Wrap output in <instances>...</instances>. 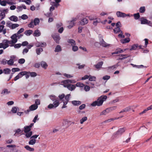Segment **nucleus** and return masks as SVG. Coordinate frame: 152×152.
Instances as JSON below:
<instances>
[{
	"instance_id": "nucleus-1",
	"label": "nucleus",
	"mask_w": 152,
	"mask_h": 152,
	"mask_svg": "<svg viewBox=\"0 0 152 152\" xmlns=\"http://www.w3.org/2000/svg\"><path fill=\"white\" fill-rule=\"evenodd\" d=\"M107 97L106 95H102L99 97L97 100L91 104V105L93 107H95L96 106H102L104 102L107 99Z\"/></svg>"
},
{
	"instance_id": "nucleus-2",
	"label": "nucleus",
	"mask_w": 152,
	"mask_h": 152,
	"mask_svg": "<svg viewBox=\"0 0 152 152\" xmlns=\"http://www.w3.org/2000/svg\"><path fill=\"white\" fill-rule=\"evenodd\" d=\"M49 97L50 99L54 102L53 104H50L48 106V109H51L52 108H56L59 104V102L58 100H57L56 97L54 95H50Z\"/></svg>"
},
{
	"instance_id": "nucleus-3",
	"label": "nucleus",
	"mask_w": 152,
	"mask_h": 152,
	"mask_svg": "<svg viewBox=\"0 0 152 152\" xmlns=\"http://www.w3.org/2000/svg\"><path fill=\"white\" fill-rule=\"evenodd\" d=\"M126 130L125 128H123L118 129L116 132L114 133L112 136L113 138L118 137L119 136L121 135Z\"/></svg>"
},
{
	"instance_id": "nucleus-4",
	"label": "nucleus",
	"mask_w": 152,
	"mask_h": 152,
	"mask_svg": "<svg viewBox=\"0 0 152 152\" xmlns=\"http://www.w3.org/2000/svg\"><path fill=\"white\" fill-rule=\"evenodd\" d=\"M61 85H63L64 87L66 88L69 90L71 91L74 90L76 88V86L74 84L61 83Z\"/></svg>"
},
{
	"instance_id": "nucleus-5",
	"label": "nucleus",
	"mask_w": 152,
	"mask_h": 152,
	"mask_svg": "<svg viewBox=\"0 0 152 152\" xmlns=\"http://www.w3.org/2000/svg\"><path fill=\"white\" fill-rule=\"evenodd\" d=\"M27 72L22 71L20 72L14 78V80L15 81L19 79V78L22 77L23 76L27 74Z\"/></svg>"
},
{
	"instance_id": "nucleus-6",
	"label": "nucleus",
	"mask_w": 152,
	"mask_h": 152,
	"mask_svg": "<svg viewBox=\"0 0 152 152\" xmlns=\"http://www.w3.org/2000/svg\"><path fill=\"white\" fill-rule=\"evenodd\" d=\"M76 83V81L75 80H66L62 81L61 83L65 84H70V83Z\"/></svg>"
},
{
	"instance_id": "nucleus-7",
	"label": "nucleus",
	"mask_w": 152,
	"mask_h": 152,
	"mask_svg": "<svg viewBox=\"0 0 152 152\" xmlns=\"http://www.w3.org/2000/svg\"><path fill=\"white\" fill-rule=\"evenodd\" d=\"M34 123H31L29 126H25L24 128V132L25 133H26V132H30L31 130V128L34 126Z\"/></svg>"
},
{
	"instance_id": "nucleus-8",
	"label": "nucleus",
	"mask_w": 152,
	"mask_h": 152,
	"mask_svg": "<svg viewBox=\"0 0 152 152\" xmlns=\"http://www.w3.org/2000/svg\"><path fill=\"white\" fill-rule=\"evenodd\" d=\"M35 45L37 47H44L46 46L47 44L45 42H37Z\"/></svg>"
},
{
	"instance_id": "nucleus-9",
	"label": "nucleus",
	"mask_w": 152,
	"mask_h": 152,
	"mask_svg": "<svg viewBox=\"0 0 152 152\" xmlns=\"http://www.w3.org/2000/svg\"><path fill=\"white\" fill-rule=\"evenodd\" d=\"M77 19L76 18H73L72 20H71L69 23V25L67 26V27L70 29L71 28L74 26L75 25V23L76 20Z\"/></svg>"
},
{
	"instance_id": "nucleus-10",
	"label": "nucleus",
	"mask_w": 152,
	"mask_h": 152,
	"mask_svg": "<svg viewBox=\"0 0 152 152\" xmlns=\"http://www.w3.org/2000/svg\"><path fill=\"white\" fill-rule=\"evenodd\" d=\"M53 37L55 42L57 43H59V41L60 39L59 35L58 34H55L53 36Z\"/></svg>"
},
{
	"instance_id": "nucleus-11",
	"label": "nucleus",
	"mask_w": 152,
	"mask_h": 152,
	"mask_svg": "<svg viewBox=\"0 0 152 152\" xmlns=\"http://www.w3.org/2000/svg\"><path fill=\"white\" fill-rule=\"evenodd\" d=\"M103 63L102 61H101L98 62L96 64L94 65V66L97 70H99L102 67V66L103 64Z\"/></svg>"
},
{
	"instance_id": "nucleus-12",
	"label": "nucleus",
	"mask_w": 152,
	"mask_h": 152,
	"mask_svg": "<svg viewBox=\"0 0 152 152\" xmlns=\"http://www.w3.org/2000/svg\"><path fill=\"white\" fill-rule=\"evenodd\" d=\"M11 38L12 40L14 42L16 43L18 41L17 36L16 34H14L12 35L11 37Z\"/></svg>"
},
{
	"instance_id": "nucleus-13",
	"label": "nucleus",
	"mask_w": 152,
	"mask_h": 152,
	"mask_svg": "<svg viewBox=\"0 0 152 152\" xmlns=\"http://www.w3.org/2000/svg\"><path fill=\"white\" fill-rule=\"evenodd\" d=\"M126 50V49H121L120 48L117 49L116 51L112 53V55L114 54H117L119 53H122Z\"/></svg>"
},
{
	"instance_id": "nucleus-14",
	"label": "nucleus",
	"mask_w": 152,
	"mask_h": 152,
	"mask_svg": "<svg viewBox=\"0 0 152 152\" xmlns=\"http://www.w3.org/2000/svg\"><path fill=\"white\" fill-rule=\"evenodd\" d=\"M116 14L118 17L124 18L126 14L124 13L121 12L120 11H117Z\"/></svg>"
},
{
	"instance_id": "nucleus-15",
	"label": "nucleus",
	"mask_w": 152,
	"mask_h": 152,
	"mask_svg": "<svg viewBox=\"0 0 152 152\" xmlns=\"http://www.w3.org/2000/svg\"><path fill=\"white\" fill-rule=\"evenodd\" d=\"M99 44L100 45H102L103 47H106L107 46L109 45H107L106 42L103 39H101L99 42Z\"/></svg>"
},
{
	"instance_id": "nucleus-16",
	"label": "nucleus",
	"mask_w": 152,
	"mask_h": 152,
	"mask_svg": "<svg viewBox=\"0 0 152 152\" xmlns=\"http://www.w3.org/2000/svg\"><path fill=\"white\" fill-rule=\"evenodd\" d=\"M9 19L12 21L16 22L18 21V18L15 15H12L9 18Z\"/></svg>"
},
{
	"instance_id": "nucleus-17",
	"label": "nucleus",
	"mask_w": 152,
	"mask_h": 152,
	"mask_svg": "<svg viewBox=\"0 0 152 152\" xmlns=\"http://www.w3.org/2000/svg\"><path fill=\"white\" fill-rule=\"evenodd\" d=\"M8 41V40L7 39H4L3 40V43L4 46V49H5L9 46Z\"/></svg>"
},
{
	"instance_id": "nucleus-18",
	"label": "nucleus",
	"mask_w": 152,
	"mask_h": 152,
	"mask_svg": "<svg viewBox=\"0 0 152 152\" xmlns=\"http://www.w3.org/2000/svg\"><path fill=\"white\" fill-rule=\"evenodd\" d=\"M72 103L75 106H78L80 105L81 102L79 101L74 100L72 102Z\"/></svg>"
},
{
	"instance_id": "nucleus-19",
	"label": "nucleus",
	"mask_w": 152,
	"mask_h": 152,
	"mask_svg": "<svg viewBox=\"0 0 152 152\" xmlns=\"http://www.w3.org/2000/svg\"><path fill=\"white\" fill-rule=\"evenodd\" d=\"M41 35L40 31L38 29L36 30L33 33V35L35 37H39Z\"/></svg>"
},
{
	"instance_id": "nucleus-20",
	"label": "nucleus",
	"mask_w": 152,
	"mask_h": 152,
	"mask_svg": "<svg viewBox=\"0 0 152 152\" xmlns=\"http://www.w3.org/2000/svg\"><path fill=\"white\" fill-rule=\"evenodd\" d=\"M88 20L86 18L83 19L80 22V24L82 25H84L88 23Z\"/></svg>"
},
{
	"instance_id": "nucleus-21",
	"label": "nucleus",
	"mask_w": 152,
	"mask_h": 152,
	"mask_svg": "<svg viewBox=\"0 0 152 152\" xmlns=\"http://www.w3.org/2000/svg\"><path fill=\"white\" fill-rule=\"evenodd\" d=\"M67 42L71 44V45L72 46H73L74 45H75L76 44V42L75 41L72 39H69L67 40Z\"/></svg>"
},
{
	"instance_id": "nucleus-22",
	"label": "nucleus",
	"mask_w": 152,
	"mask_h": 152,
	"mask_svg": "<svg viewBox=\"0 0 152 152\" xmlns=\"http://www.w3.org/2000/svg\"><path fill=\"white\" fill-rule=\"evenodd\" d=\"M38 107V106L36 105L35 104H33L29 107V108L31 111H33L37 109Z\"/></svg>"
},
{
	"instance_id": "nucleus-23",
	"label": "nucleus",
	"mask_w": 152,
	"mask_h": 152,
	"mask_svg": "<svg viewBox=\"0 0 152 152\" xmlns=\"http://www.w3.org/2000/svg\"><path fill=\"white\" fill-rule=\"evenodd\" d=\"M62 126L65 128L68 127L69 126L68 122L66 120H64L62 123Z\"/></svg>"
},
{
	"instance_id": "nucleus-24",
	"label": "nucleus",
	"mask_w": 152,
	"mask_h": 152,
	"mask_svg": "<svg viewBox=\"0 0 152 152\" xmlns=\"http://www.w3.org/2000/svg\"><path fill=\"white\" fill-rule=\"evenodd\" d=\"M71 95L70 94H68L66 95L65 96H64L65 99L63 100V102H67V103H68L69 100V97Z\"/></svg>"
},
{
	"instance_id": "nucleus-25",
	"label": "nucleus",
	"mask_w": 152,
	"mask_h": 152,
	"mask_svg": "<svg viewBox=\"0 0 152 152\" xmlns=\"http://www.w3.org/2000/svg\"><path fill=\"white\" fill-rule=\"evenodd\" d=\"M130 41V39L129 38H127L124 39H121V42L123 44H124L126 43H128Z\"/></svg>"
},
{
	"instance_id": "nucleus-26",
	"label": "nucleus",
	"mask_w": 152,
	"mask_h": 152,
	"mask_svg": "<svg viewBox=\"0 0 152 152\" xmlns=\"http://www.w3.org/2000/svg\"><path fill=\"white\" fill-rule=\"evenodd\" d=\"M34 25L35 26H36L39 24L40 21L39 19L38 18H35L34 21H33Z\"/></svg>"
},
{
	"instance_id": "nucleus-27",
	"label": "nucleus",
	"mask_w": 152,
	"mask_h": 152,
	"mask_svg": "<svg viewBox=\"0 0 152 152\" xmlns=\"http://www.w3.org/2000/svg\"><path fill=\"white\" fill-rule=\"evenodd\" d=\"M61 50V47L60 45H57L56 47L54 50L55 52H58Z\"/></svg>"
},
{
	"instance_id": "nucleus-28",
	"label": "nucleus",
	"mask_w": 152,
	"mask_h": 152,
	"mask_svg": "<svg viewBox=\"0 0 152 152\" xmlns=\"http://www.w3.org/2000/svg\"><path fill=\"white\" fill-rule=\"evenodd\" d=\"M3 72L4 74H8L10 73L11 70L9 68H7L4 69Z\"/></svg>"
},
{
	"instance_id": "nucleus-29",
	"label": "nucleus",
	"mask_w": 152,
	"mask_h": 152,
	"mask_svg": "<svg viewBox=\"0 0 152 152\" xmlns=\"http://www.w3.org/2000/svg\"><path fill=\"white\" fill-rule=\"evenodd\" d=\"M10 93V91H8V90L7 89H4L2 92L1 93V94L3 95H4L5 94H7Z\"/></svg>"
},
{
	"instance_id": "nucleus-30",
	"label": "nucleus",
	"mask_w": 152,
	"mask_h": 152,
	"mask_svg": "<svg viewBox=\"0 0 152 152\" xmlns=\"http://www.w3.org/2000/svg\"><path fill=\"white\" fill-rule=\"evenodd\" d=\"M15 132V133L14 134V136H17V134L22 133L23 132V130H21L19 128L16 130Z\"/></svg>"
},
{
	"instance_id": "nucleus-31",
	"label": "nucleus",
	"mask_w": 152,
	"mask_h": 152,
	"mask_svg": "<svg viewBox=\"0 0 152 152\" xmlns=\"http://www.w3.org/2000/svg\"><path fill=\"white\" fill-rule=\"evenodd\" d=\"M1 12L0 14V20L4 19L5 17V13L4 12H2V11H0Z\"/></svg>"
},
{
	"instance_id": "nucleus-32",
	"label": "nucleus",
	"mask_w": 152,
	"mask_h": 152,
	"mask_svg": "<svg viewBox=\"0 0 152 152\" xmlns=\"http://www.w3.org/2000/svg\"><path fill=\"white\" fill-rule=\"evenodd\" d=\"M41 66L45 69H46L48 66V65L46 63L45 61H42L41 62Z\"/></svg>"
},
{
	"instance_id": "nucleus-33",
	"label": "nucleus",
	"mask_w": 152,
	"mask_h": 152,
	"mask_svg": "<svg viewBox=\"0 0 152 152\" xmlns=\"http://www.w3.org/2000/svg\"><path fill=\"white\" fill-rule=\"evenodd\" d=\"M33 31L31 30H26L24 32L26 36H30L31 34L32 33Z\"/></svg>"
},
{
	"instance_id": "nucleus-34",
	"label": "nucleus",
	"mask_w": 152,
	"mask_h": 152,
	"mask_svg": "<svg viewBox=\"0 0 152 152\" xmlns=\"http://www.w3.org/2000/svg\"><path fill=\"white\" fill-rule=\"evenodd\" d=\"M138 45L137 44H135L132 45L131 48L130 49V50L132 51L133 50H136L138 47Z\"/></svg>"
},
{
	"instance_id": "nucleus-35",
	"label": "nucleus",
	"mask_w": 152,
	"mask_h": 152,
	"mask_svg": "<svg viewBox=\"0 0 152 152\" xmlns=\"http://www.w3.org/2000/svg\"><path fill=\"white\" fill-rule=\"evenodd\" d=\"M43 51V49L41 48H38L36 49V52L37 55H40L41 52Z\"/></svg>"
},
{
	"instance_id": "nucleus-36",
	"label": "nucleus",
	"mask_w": 152,
	"mask_h": 152,
	"mask_svg": "<svg viewBox=\"0 0 152 152\" xmlns=\"http://www.w3.org/2000/svg\"><path fill=\"white\" fill-rule=\"evenodd\" d=\"M24 147L27 150L30 151H34V148H31L28 145H26Z\"/></svg>"
},
{
	"instance_id": "nucleus-37",
	"label": "nucleus",
	"mask_w": 152,
	"mask_h": 152,
	"mask_svg": "<svg viewBox=\"0 0 152 152\" xmlns=\"http://www.w3.org/2000/svg\"><path fill=\"white\" fill-rule=\"evenodd\" d=\"M89 80L90 81H95L96 80V78L94 76H92L90 75H89Z\"/></svg>"
},
{
	"instance_id": "nucleus-38",
	"label": "nucleus",
	"mask_w": 152,
	"mask_h": 152,
	"mask_svg": "<svg viewBox=\"0 0 152 152\" xmlns=\"http://www.w3.org/2000/svg\"><path fill=\"white\" fill-rule=\"evenodd\" d=\"M27 74H30V75L31 77H35L37 75V73L34 72H27Z\"/></svg>"
},
{
	"instance_id": "nucleus-39",
	"label": "nucleus",
	"mask_w": 152,
	"mask_h": 152,
	"mask_svg": "<svg viewBox=\"0 0 152 152\" xmlns=\"http://www.w3.org/2000/svg\"><path fill=\"white\" fill-rule=\"evenodd\" d=\"M76 87L83 88L85 86V85L83 83L80 82L77 83L75 85Z\"/></svg>"
},
{
	"instance_id": "nucleus-40",
	"label": "nucleus",
	"mask_w": 152,
	"mask_h": 152,
	"mask_svg": "<svg viewBox=\"0 0 152 152\" xmlns=\"http://www.w3.org/2000/svg\"><path fill=\"white\" fill-rule=\"evenodd\" d=\"M113 31L115 34H117L121 31L120 28L119 27H116L114 29Z\"/></svg>"
},
{
	"instance_id": "nucleus-41",
	"label": "nucleus",
	"mask_w": 152,
	"mask_h": 152,
	"mask_svg": "<svg viewBox=\"0 0 152 152\" xmlns=\"http://www.w3.org/2000/svg\"><path fill=\"white\" fill-rule=\"evenodd\" d=\"M141 24H147L148 20L145 19H141Z\"/></svg>"
},
{
	"instance_id": "nucleus-42",
	"label": "nucleus",
	"mask_w": 152,
	"mask_h": 152,
	"mask_svg": "<svg viewBox=\"0 0 152 152\" xmlns=\"http://www.w3.org/2000/svg\"><path fill=\"white\" fill-rule=\"evenodd\" d=\"M32 134V131H30L26 133L25 136L26 138H28L31 137Z\"/></svg>"
},
{
	"instance_id": "nucleus-43",
	"label": "nucleus",
	"mask_w": 152,
	"mask_h": 152,
	"mask_svg": "<svg viewBox=\"0 0 152 152\" xmlns=\"http://www.w3.org/2000/svg\"><path fill=\"white\" fill-rule=\"evenodd\" d=\"M117 108L116 106H114L110 107L109 108H107L108 110L109 111V112L112 111L113 110H115Z\"/></svg>"
},
{
	"instance_id": "nucleus-44",
	"label": "nucleus",
	"mask_w": 152,
	"mask_h": 152,
	"mask_svg": "<svg viewBox=\"0 0 152 152\" xmlns=\"http://www.w3.org/2000/svg\"><path fill=\"white\" fill-rule=\"evenodd\" d=\"M109 113V111L107 109H106V110H103L102 112L101 113L100 115H105Z\"/></svg>"
},
{
	"instance_id": "nucleus-45",
	"label": "nucleus",
	"mask_w": 152,
	"mask_h": 152,
	"mask_svg": "<svg viewBox=\"0 0 152 152\" xmlns=\"http://www.w3.org/2000/svg\"><path fill=\"white\" fill-rule=\"evenodd\" d=\"M145 7H141L139 9L140 12L141 13H143L145 11Z\"/></svg>"
},
{
	"instance_id": "nucleus-46",
	"label": "nucleus",
	"mask_w": 152,
	"mask_h": 152,
	"mask_svg": "<svg viewBox=\"0 0 152 152\" xmlns=\"http://www.w3.org/2000/svg\"><path fill=\"white\" fill-rule=\"evenodd\" d=\"M18 109H19L18 107H14L12 108L11 111L13 113H16L18 110Z\"/></svg>"
},
{
	"instance_id": "nucleus-47",
	"label": "nucleus",
	"mask_w": 152,
	"mask_h": 152,
	"mask_svg": "<svg viewBox=\"0 0 152 152\" xmlns=\"http://www.w3.org/2000/svg\"><path fill=\"white\" fill-rule=\"evenodd\" d=\"M36 143V140L35 139H31L28 142V144L30 145H33Z\"/></svg>"
},
{
	"instance_id": "nucleus-48",
	"label": "nucleus",
	"mask_w": 152,
	"mask_h": 152,
	"mask_svg": "<svg viewBox=\"0 0 152 152\" xmlns=\"http://www.w3.org/2000/svg\"><path fill=\"white\" fill-rule=\"evenodd\" d=\"M134 17V18L135 20L138 19L140 17V15L139 13H137L136 14H134L133 15Z\"/></svg>"
},
{
	"instance_id": "nucleus-49",
	"label": "nucleus",
	"mask_w": 152,
	"mask_h": 152,
	"mask_svg": "<svg viewBox=\"0 0 152 152\" xmlns=\"http://www.w3.org/2000/svg\"><path fill=\"white\" fill-rule=\"evenodd\" d=\"M14 61L12 60V59H10L8 61H7V63L8 65H13L14 64Z\"/></svg>"
},
{
	"instance_id": "nucleus-50",
	"label": "nucleus",
	"mask_w": 152,
	"mask_h": 152,
	"mask_svg": "<svg viewBox=\"0 0 152 152\" xmlns=\"http://www.w3.org/2000/svg\"><path fill=\"white\" fill-rule=\"evenodd\" d=\"M87 119V117H83L80 120V123L81 124H83V122L86 121Z\"/></svg>"
},
{
	"instance_id": "nucleus-51",
	"label": "nucleus",
	"mask_w": 152,
	"mask_h": 152,
	"mask_svg": "<svg viewBox=\"0 0 152 152\" xmlns=\"http://www.w3.org/2000/svg\"><path fill=\"white\" fill-rule=\"evenodd\" d=\"M19 26V25L18 24H12L11 25V28L12 29H14Z\"/></svg>"
},
{
	"instance_id": "nucleus-52",
	"label": "nucleus",
	"mask_w": 152,
	"mask_h": 152,
	"mask_svg": "<svg viewBox=\"0 0 152 152\" xmlns=\"http://www.w3.org/2000/svg\"><path fill=\"white\" fill-rule=\"evenodd\" d=\"M118 118H111L110 119H109L107 120H105L104 121V122L105 123H106L107 122H111L112 121H113L115 120H116V119H117Z\"/></svg>"
},
{
	"instance_id": "nucleus-53",
	"label": "nucleus",
	"mask_w": 152,
	"mask_h": 152,
	"mask_svg": "<svg viewBox=\"0 0 152 152\" xmlns=\"http://www.w3.org/2000/svg\"><path fill=\"white\" fill-rule=\"evenodd\" d=\"M25 61V59L24 58H20L18 61V63L20 64H23Z\"/></svg>"
},
{
	"instance_id": "nucleus-54",
	"label": "nucleus",
	"mask_w": 152,
	"mask_h": 152,
	"mask_svg": "<svg viewBox=\"0 0 152 152\" xmlns=\"http://www.w3.org/2000/svg\"><path fill=\"white\" fill-rule=\"evenodd\" d=\"M33 20H31L30 23L28 25V26L30 28H33L34 27V24Z\"/></svg>"
},
{
	"instance_id": "nucleus-55",
	"label": "nucleus",
	"mask_w": 152,
	"mask_h": 152,
	"mask_svg": "<svg viewBox=\"0 0 152 152\" xmlns=\"http://www.w3.org/2000/svg\"><path fill=\"white\" fill-rule=\"evenodd\" d=\"M7 4V1H1L0 2V4L2 6H5L6 5V4Z\"/></svg>"
},
{
	"instance_id": "nucleus-56",
	"label": "nucleus",
	"mask_w": 152,
	"mask_h": 152,
	"mask_svg": "<svg viewBox=\"0 0 152 152\" xmlns=\"http://www.w3.org/2000/svg\"><path fill=\"white\" fill-rule=\"evenodd\" d=\"M21 44L20 43L15 44L14 45V47L15 48H18L21 47Z\"/></svg>"
},
{
	"instance_id": "nucleus-57",
	"label": "nucleus",
	"mask_w": 152,
	"mask_h": 152,
	"mask_svg": "<svg viewBox=\"0 0 152 152\" xmlns=\"http://www.w3.org/2000/svg\"><path fill=\"white\" fill-rule=\"evenodd\" d=\"M7 60H6V59L5 58L3 59L1 61V64L3 65H5L7 64Z\"/></svg>"
},
{
	"instance_id": "nucleus-58",
	"label": "nucleus",
	"mask_w": 152,
	"mask_h": 152,
	"mask_svg": "<svg viewBox=\"0 0 152 152\" xmlns=\"http://www.w3.org/2000/svg\"><path fill=\"white\" fill-rule=\"evenodd\" d=\"M8 45H10V47H12L14 46V44L15 43L14 42H13L12 40H8Z\"/></svg>"
},
{
	"instance_id": "nucleus-59",
	"label": "nucleus",
	"mask_w": 152,
	"mask_h": 152,
	"mask_svg": "<svg viewBox=\"0 0 152 152\" xmlns=\"http://www.w3.org/2000/svg\"><path fill=\"white\" fill-rule=\"evenodd\" d=\"M11 59H12V60L14 61H16L17 60L18 58L14 55H12L10 56Z\"/></svg>"
},
{
	"instance_id": "nucleus-60",
	"label": "nucleus",
	"mask_w": 152,
	"mask_h": 152,
	"mask_svg": "<svg viewBox=\"0 0 152 152\" xmlns=\"http://www.w3.org/2000/svg\"><path fill=\"white\" fill-rule=\"evenodd\" d=\"M63 75L66 77L67 78H71V77H73V75H70V74H66V73H64V74H63Z\"/></svg>"
},
{
	"instance_id": "nucleus-61",
	"label": "nucleus",
	"mask_w": 152,
	"mask_h": 152,
	"mask_svg": "<svg viewBox=\"0 0 152 152\" xmlns=\"http://www.w3.org/2000/svg\"><path fill=\"white\" fill-rule=\"evenodd\" d=\"M21 18L23 20H26L28 19V17L26 15L23 14L21 16Z\"/></svg>"
},
{
	"instance_id": "nucleus-62",
	"label": "nucleus",
	"mask_w": 152,
	"mask_h": 152,
	"mask_svg": "<svg viewBox=\"0 0 152 152\" xmlns=\"http://www.w3.org/2000/svg\"><path fill=\"white\" fill-rule=\"evenodd\" d=\"M20 70V69L18 68H14L12 69V72H15L19 71Z\"/></svg>"
},
{
	"instance_id": "nucleus-63",
	"label": "nucleus",
	"mask_w": 152,
	"mask_h": 152,
	"mask_svg": "<svg viewBox=\"0 0 152 152\" xmlns=\"http://www.w3.org/2000/svg\"><path fill=\"white\" fill-rule=\"evenodd\" d=\"M78 50V48L77 46L75 45L72 46V50L74 51H76Z\"/></svg>"
},
{
	"instance_id": "nucleus-64",
	"label": "nucleus",
	"mask_w": 152,
	"mask_h": 152,
	"mask_svg": "<svg viewBox=\"0 0 152 152\" xmlns=\"http://www.w3.org/2000/svg\"><path fill=\"white\" fill-rule=\"evenodd\" d=\"M86 106L85 104H83L79 107V108L80 110H82L85 108Z\"/></svg>"
}]
</instances>
